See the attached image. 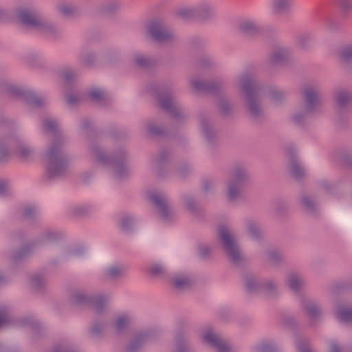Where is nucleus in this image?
I'll use <instances>...</instances> for the list:
<instances>
[{"mask_svg": "<svg viewBox=\"0 0 352 352\" xmlns=\"http://www.w3.org/2000/svg\"><path fill=\"white\" fill-rule=\"evenodd\" d=\"M16 16L20 23L47 35H54L58 30L56 25L44 17L34 1H28L19 7Z\"/></svg>", "mask_w": 352, "mask_h": 352, "instance_id": "obj_1", "label": "nucleus"}, {"mask_svg": "<svg viewBox=\"0 0 352 352\" xmlns=\"http://www.w3.org/2000/svg\"><path fill=\"white\" fill-rule=\"evenodd\" d=\"M234 86L243 97L250 116L258 118L263 115V109L260 101L258 89L252 77L247 74H241L236 79Z\"/></svg>", "mask_w": 352, "mask_h": 352, "instance_id": "obj_2", "label": "nucleus"}, {"mask_svg": "<svg viewBox=\"0 0 352 352\" xmlns=\"http://www.w3.org/2000/svg\"><path fill=\"white\" fill-rule=\"evenodd\" d=\"M43 161L49 179H55L62 177L67 168L63 144L60 142L52 144L43 155Z\"/></svg>", "mask_w": 352, "mask_h": 352, "instance_id": "obj_3", "label": "nucleus"}, {"mask_svg": "<svg viewBox=\"0 0 352 352\" xmlns=\"http://www.w3.org/2000/svg\"><path fill=\"white\" fill-rule=\"evenodd\" d=\"M249 179L243 168H236L226 180L225 195L228 201L234 203L244 196L245 186Z\"/></svg>", "mask_w": 352, "mask_h": 352, "instance_id": "obj_4", "label": "nucleus"}, {"mask_svg": "<svg viewBox=\"0 0 352 352\" xmlns=\"http://www.w3.org/2000/svg\"><path fill=\"white\" fill-rule=\"evenodd\" d=\"M217 237L229 258L238 263L243 258L240 248L228 225H220L217 228Z\"/></svg>", "mask_w": 352, "mask_h": 352, "instance_id": "obj_5", "label": "nucleus"}, {"mask_svg": "<svg viewBox=\"0 0 352 352\" xmlns=\"http://www.w3.org/2000/svg\"><path fill=\"white\" fill-rule=\"evenodd\" d=\"M89 153L93 160L100 165L111 166L114 174L118 177H121L123 173L127 171L124 164V157L114 156L110 157L106 155L102 148L99 145H94L89 148Z\"/></svg>", "mask_w": 352, "mask_h": 352, "instance_id": "obj_6", "label": "nucleus"}, {"mask_svg": "<svg viewBox=\"0 0 352 352\" xmlns=\"http://www.w3.org/2000/svg\"><path fill=\"white\" fill-rule=\"evenodd\" d=\"M148 198L157 207L158 215L162 221L169 222L176 218L177 212L169 204L165 193L161 191L153 190L148 194Z\"/></svg>", "mask_w": 352, "mask_h": 352, "instance_id": "obj_7", "label": "nucleus"}, {"mask_svg": "<svg viewBox=\"0 0 352 352\" xmlns=\"http://www.w3.org/2000/svg\"><path fill=\"white\" fill-rule=\"evenodd\" d=\"M146 28L151 36L157 42L168 43L175 38V34L166 28L161 21L151 20L146 24Z\"/></svg>", "mask_w": 352, "mask_h": 352, "instance_id": "obj_8", "label": "nucleus"}, {"mask_svg": "<svg viewBox=\"0 0 352 352\" xmlns=\"http://www.w3.org/2000/svg\"><path fill=\"white\" fill-rule=\"evenodd\" d=\"M303 99L305 107L302 110L303 114L314 113L318 111L321 104V95L320 89L313 85H307L304 87Z\"/></svg>", "mask_w": 352, "mask_h": 352, "instance_id": "obj_9", "label": "nucleus"}, {"mask_svg": "<svg viewBox=\"0 0 352 352\" xmlns=\"http://www.w3.org/2000/svg\"><path fill=\"white\" fill-rule=\"evenodd\" d=\"M55 10L58 14L67 18L78 17L85 13L83 8L69 0H58L55 4Z\"/></svg>", "mask_w": 352, "mask_h": 352, "instance_id": "obj_10", "label": "nucleus"}, {"mask_svg": "<svg viewBox=\"0 0 352 352\" xmlns=\"http://www.w3.org/2000/svg\"><path fill=\"white\" fill-rule=\"evenodd\" d=\"M201 338L205 344L211 346L217 352H230V348L226 340L221 338L211 328H208L203 331Z\"/></svg>", "mask_w": 352, "mask_h": 352, "instance_id": "obj_11", "label": "nucleus"}, {"mask_svg": "<svg viewBox=\"0 0 352 352\" xmlns=\"http://www.w3.org/2000/svg\"><path fill=\"white\" fill-rule=\"evenodd\" d=\"M245 285L250 292H265L270 293L276 289V285L272 280H261L256 277L245 278Z\"/></svg>", "mask_w": 352, "mask_h": 352, "instance_id": "obj_12", "label": "nucleus"}, {"mask_svg": "<svg viewBox=\"0 0 352 352\" xmlns=\"http://www.w3.org/2000/svg\"><path fill=\"white\" fill-rule=\"evenodd\" d=\"M160 107L170 112L174 116H180L182 112L179 104L170 94H162L158 96Z\"/></svg>", "mask_w": 352, "mask_h": 352, "instance_id": "obj_13", "label": "nucleus"}, {"mask_svg": "<svg viewBox=\"0 0 352 352\" xmlns=\"http://www.w3.org/2000/svg\"><path fill=\"white\" fill-rule=\"evenodd\" d=\"M294 0H270L272 12L276 16L287 14L292 12Z\"/></svg>", "mask_w": 352, "mask_h": 352, "instance_id": "obj_14", "label": "nucleus"}, {"mask_svg": "<svg viewBox=\"0 0 352 352\" xmlns=\"http://www.w3.org/2000/svg\"><path fill=\"white\" fill-rule=\"evenodd\" d=\"M174 14L178 19L184 21L197 19L195 6L190 4L178 6L174 10Z\"/></svg>", "mask_w": 352, "mask_h": 352, "instance_id": "obj_15", "label": "nucleus"}, {"mask_svg": "<svg viewBox=\"0 0 352 352\" xmlns=\"http://www.w3.org/2000/svg\"><path fill=\"white\" fill-rule=\"evenodd\" d=\"M333 98L338 108H343L352 101V94L346 89H338L334 91Z\"/></svg>", "mask_w": 352, "mask_h": 352, "instance_id": "obj_16", "label": "nucleus"}, {"mask_svg": "<svg viewBox=\"0 0 352 352\" xmlns=\"http://www.w3.org/2000/svg\"><path fill=\"white\" fill-rule=\"evenodd\" d=\"M287 285L292 291L298 292L305 287V282L300 274L291 272L287 276Z\"/></svg>", "mask_w": 352, "mask_h": 352, "instance_id": "obj_17", "label": "nucleus"}, {"mask_svg": "<svg viewBox=\"0 0 352 352\" xmlns=\"http://www.w3.org/2000/svg\"><path fill=\"white\" fill-rule=\"evenodd\" d=\"M291 55V50L286 46H278L273 51L270 56V62L278 64L287 60Z\"/></svg>", "mask_w": 352, "mask_h": 352, "instance_id": "obj_18", "label": "nucleus"}, {"mask_svg": "<svg viewBox=\"0 0 352 352\" xmlns=\"http://www.w3.org/2000/svg\"><path fill=\"white\" fill-rule=\"evenodd\" d=\"M191 87L197 91H214L221 86V82H217L215 84H209L201 80L197 77H192L190 80Z\"/></svg>", "mask_w": 352, "mask_h": 352, "instance_id": "obj_19", "label": "nucleus"}, {"mask_svg": "<svg viewBox=\"0 0 352 352\" xmlns=\"http://www.w3.org/2000/svg\"><path fill=\"white\" fill-rule=\"evenodd\" d=\"M335 316L342 322L352 323V308L345 305H338L335 308Z\"/></svg>", "mask_w": 352, "mask_h": 352, "instance_id": "obj_20", "label": "nucleus"}, {"mask_svg": "<svg viewBox=\"0 0 352 352\" xmlns=\"http://www.w3.org/2000/svg\"><path fill=\"white\" fill-rule=\"evenodd\" d=\"M245 232L254 241H257L263 236L261 228L256 221L252 219L245 221Z\"/></svg>", "mask_w": 352, "mask_h": 352, "instance_id": "obj_21", "label": "nucleus"}, {"mask_svg": "<svg viewBox=\"0 0 352 352\" xmlns=\"http://www.w3.org/2000/svg\"><path fill=\"white\" fill-rule=\"evenodd\" d=\"M239 28L241 32L246 35H252L259 31L258 23L254 20L250 19L241 21Z\"/></svg>", "mask_w": 352, "mask_h": 352, "instance_id": "obj_22", "label": "nucleus"}, {"mask_svg": "<svg viewBox=\"0 0 352 352\" xmlns=\"http://www.w3.org/2000/svg\"><path fill=\"white\" fill-rule=\"evenodd\" d=\"M336 57L341 62L352 60V43H345L338 47L335 52Z\"/></svg>", "mask_w": 352, "mask_h": 352, "instance_id": "obj_23", "label": "nucleus"}, {"mask_svg": "<svg viewBox=\"0 0 352 352\" xmlns=\"http://www.w3.org/2000/svg\"><path fill=\"white\" fill-rule=\"evenodd\" d=\"M170 284L177 290L187 288L191 285L190 279L185 274H177L174 275L170 280Z\"/></svg>", "mask_w": 352, "mask_h": 352, "instance_id": "obj_24", "label": "nucleus"}, {"mask_svg": "<svg viewBox=\"0 0 352 352\" xmlns=\"http://www.w3.org/2000/svg\"><path fill=\"white\" fill-rule=\"evenodd\" d=\"M289 170L291 175L296 178H300L306 174V169L296 158L289 161Z\"/></svg>", "mask_w": 352, "mask_h": 352, "instance_id": "obj_25", "label": "nucleus"}, {"mask_svg": "<svg viewBox=\"0 0 352 352\" xmlns=\"http://www.w3.org/2000/svg\"><path fill=\"white\" fill-rule=\"evenodd\" d=\"M131 318L127 314L118 316L113 324V331L119 333L123 331L130 324Z\"/></svg>", "mask_w": 352, "mask_h": 352, "instance_id": "obj_26", "label": "nucleus"}, {"mask_svg": "<svg viewBox=\"0 0 352 352\" xmlns=\"http://www.w3.org/2000/svg\"><path fill=\"white\" fill-rule=\"evenodd\" d=\"M267 95L271 103L274 105H278L285 99V94L280 89L276 88L270 89Z\"/></svg>", "mask_w": 352, "mask_h": 352, "instance_id": "obj_27", "label": "nucleus"}, {"mask_svg": "<svg viewBox=\"0 0 352 352\" xmlns=\"http://www.w3.org/2000/svg\"><path fill=\"white\" fill-rule=\"evenodd\" d=\"M197 18H206L212 12V6L207 1L194 5Z\"/></svg>", "mask_w": 352, "mask_h": 352, "instance_id": "obj_28", "label": "nucleus"}, {"mask_svg": "<svg viewBox=\"0 0 352 352\" xmlns=\"http://www.w3.org/2000/svg\"><path fill=\"white\" fill-rule=\"evenodd\" d=\"M305 310L308 317L312 320H316L322 314L321 308L314 302H309L306 303L305 305Z\"/></svg>", "mask_w": 352, "mask_h": 352, "instance_id": "obj_29", "label": "nucleus"}, {"mask_svg": "<svg viewBox=\"0 0 352 352\" xmlns=\"http://www.w3.org/2000/svg\"><path fill=\"white\" fill-rule=\"evenodd\" d=\"M107 301V297L103 295L98 294L91 298V307L94 311L97 313H101L105 308V305Z\"/></svg>", "mask_w": 352, "mask_h": 352, "instance_id": "obj_30", "label": "nucleus"}, {"mask_svg": "<svg viewBox=\"0 0 352 352\" xmlns=\"http://www.w3.org/2000/svg\"><path fill=\"white\" fill-rule=\"evenodd\" d=\"M105 273L111 278H119L126 274V268L122 265H111L106 269Z\"/></svg>", "mask_w": 352, "mask_h": 352, "instance_id": "obj_31", "label": "nucleus"}, {"mask_svg": "<svg viewBox=\"0 0 352 352\" xmlns=\"http://www.w3.org/2000/svg\"><path fill=\"white\" fill-rule=\"evenodd\" d=\"M15 149L18 157L23 161L30 160L33 155L32 149L25 144H20Z\"/></svg>", "mask_w": 352, "mask_h": 352, "instance_id": "obj_32", "label": "nucleus"}, {"mask_svg": "<svg viewBox=\"0 0 352 352\" xmlns=\"http://www.w3.org/2000/svg\"><path fill=\"white\" fill-rule=\"evenodd\" d=\"M276 349L275 342L270 340H263L254 347L256 352H274Z\"/></svg>", "mask_w": 352, "mask_h": 352, "instance_id": "obj_33", "label": "nucleus"}, {"mask_svg": "<svg viewBox=\"0 0 352 352\" xmlns=\"http://www.w3.org/2000/svg\"><path fill=\"white\" fill-rule=\"evenodd\" d=\"M301 207L307 212H313L317 206V201L311 196L305 195L300 199Z\"/></svg>", "mask_w": 352, "mask_h": 352, "instance_id": "obj_34", "label": "nucleus"}, {"mask_svg": "<svg viewBox=\"0 0 352 352\" xmlns=\"http://www.w3.org/2000/svg\"><path fill=\"white\" fill-rule=\"evenodd\" d=\"M81 61L85 67L88 68L94 67L98 63L97 56L94 52H87L82 55Z\"/></svg>", "mask_w": 352, "mask_h": 352, "instance_id": "obj_35", "label": "nucleus"}, {"mask_svg": "<svg viewBox=\"0 0 352 352\" xmlns=\"http://www.w3.org/2000/svg\"><path fill=\"white\" fill-rule=\"evenodd\" d=\"M134 222V219L131 215L124 214L120 219L118 223L122 230L127 232L132 228Z\"/></svg>", "mask_w": 352, "mask_h": 352, "instance_id": "obj_36", "label": "nucleus"}, {"mask_svg": "<svg viewBox=\"0 0 352 352\" xmlns=\"http://www.w3.org/2000/svg\"><path fill=\"white\" fill-rule=\"evenodd\" d=\"M148 274L153 277H162L166 274V270L162 265L155 263L149 267Z\"/></svg>", "mask_w": 352, "mask_h": 352, "instance_id": "obj_37", "label": "nucleus"}, {"mask_svg": "<svg viewBox=\"0 0 352 352\" xmlns=\"http://www.w3.org/2000/svg\"><path fill=\"white\" fill-rule=\"evenodd\" d=\"M267 259L271 265H276L283 261V255L278 250H271L267 253Z\"/></svg>", "mask_w": 352, "mask_h": 352, "instance_id": "obj_38", "label": "nucleus"}, {"mask_svg": "<svg viewBox=\"0 0 352 352\" xmlns=\"http://www.w3.org/2000/svg\"><path fill=\"white\" fill-rule=\"evenodd\" d=\"M185 208L192 214L195 215L197 212V205L194 198L186 197L184 198Z\"/></svg>", "mask_w": 352, "mask_h": 352, "instance_id": "obj_39", "label": "nucleus"}, {"mask_svg": "<svg viewBox=\"0 0 352 352\" xmlns=\"http://www.w3.org/2000/svg\"><path fill=\"white\" fill-rule=\"evenodd\" d=\"M71 300L75 304H85L89 301L90 298L82 292H76L73 294Z\"/></svg>", "mask_w": 352, "mask_h": 352, "instance_id": "obj_40", "label": "nucleus"}, {"mask_svg": "<svg viewBox=\"0 0 352 352\" xmlns=\"http://www.w3.org/2000/svg\"><path fill=\"white\" fill-rule=\"evenodd\" d=\"M88 96L92 100L99 101L104 97L105 93L98 87H94L89 91Z\"/></svg>", "mask_w": 352, "mask_h": 352, "instance_id": "obj_41", "label": "nucleus"}, {"mask_svg": "<svg viewBox=\"0 0 352 352\" xmlns=\"http://www.w3.org/2000/svg\"><path fill=\"white\" fill-rule=\"evenodd\" d=\"M14 325L21 328L32 329L35 327V322L32 319L25 318L16 321Z\"/></svg>", "mask_w": 352, "mask_h": 352, "instance_id": "obj_42", "label": "nucleus"}, {"mask_svg": "<svg viewBox=\"0 0 352 352\" xmlns=\"http://www.w3.org/2000/svg\"><path fill=\"white\" fill-rule=\"evenodd\" d=\"M81 100V96L75 92L69 91L66 94V101L70 106H74L78 103Z\"/></svg>", "mask_w": 352, "mask_h": 352, "instance_id": "obj_43", "label": "nucleus"}, {"mask_svg": "<svg viewBox=\"0 0 352 352\" xmlns=\"http://www.w3.org/2000/svg\"><path fill=\"white\" fill-rule=\"evenodd\" d=\"M12 320L6 309H0V327L9 326Z\"/></svg>", "mask_w": 352, "mask_h": 352, "instance_id": "obj_44", "label": "nucleus"}, {"mask_svg": "<svg viewBox=\"0 0 352 352\" xmlns=\"http://www.w3.org/2000/svg\"><path fill=\"white\" fill-rule=\"evenodd\" d=\"M122 6L121 0H109L106 4V9L108 11H115L120 9Z\"/></svg>", "mask_w": 352, "mask_h": 352, "instance_id": "obj_45", "label": "nucleus"}, {"mask_svg": "<svg viewBox=\"0 0 352 352\" xmlns=\"http://www.w3.org/2000/svg\"><path fill=\"white\" fill-rule=\"evenodd\" d=\"M43 126L46 131H50L56 130L58 124L53 118H47L43 121Z\"/></svg>", "mask_w": 352, "mask_h": 352, "instance_id": "obj_46", "label": "nucleus"}, {"mask_svg": "<svg viewBox=\"0 0 352 352\" xmlns=\"http://www.w3.org/2000/svg\"><path fill=\"white\" fill-rule=\"evenodd\" d=\"M74 210L78 215H85L91 212V208L87 205H79L75 206Z\"/></svg>", "mask_w": 352, "mask_h": 352, "instance_id": "obj_47", "label": "nucleus"}, {"mask_svg": "<svg viewBox=\"0 0 352 352\" xmlns=\"http://www.w3.org/2000/svg\"><path fill=\"white\" fill-rule=\"evenodd\" d=\"M133 60L135 64L145 67L148 63V59L142 54H136L134 55Z\"/></svg>", "mask_w": 352, "mask_h": 352, "instance_id": "obj_48", "label": "nucleus"}, {"mask_svg": "<svg viewBox=\"0 0 352 352\" xmlns=\"http://www.w3.org/2000/svg\"><path fill=\"white\" fill-rule=\"evenodd\" d=\"M82 255V252L81 251L77 250H67L65 251V252L63 254V256L65 259H69V258H79Z\"/></svg>", "mask_w": 352, "mask_h": 352, "instance_id": "obj_49", "label": "nucleus"}, {"mask_svg": "<svg viewBox=\"0 0 352 352\" xmlns=\"http://www.w3.org/2000/svg\"><path fill=\"white\" fill-rule=\"evenodd\" d=\"M29 104L32 107H38L45 103V100L39 96H33L29 99Z\"/></svg>", "mask_w": 352, "mask_h": 352, "instance_id": "obj_50", "label": "nucleus"}, {"mask_svg": "<svg viewBox=\"0 0 352 352\" xmlns=\"http://www.w3.org/2000/svg\"><path fill=\"white\" fill-rule=\"evenodd\" d=\"M338 3L340 8L344 12L352 10V0H338Z\"/></svg>", "mask_w": 352, "mask_h": 352, "instance_id": "obj_51", "label": "nucleus"}, {"mask_svg": "<svg viewBox=\"0 0 352 352\" xmlns=\"http://www.w3.org/2000/svg\"><path fill=\"white\" fill-rule=\"evenodd\" d=\"M77 77V74L74 70L66 69L63 72V78L65 82H69Z\"/></svg>", "mask_w": 352, "mask_h": 352, "instance_id": "obj_52", "label": "nucleus"}, {"mask_svg": "<svg viewBox=\"0 0 352 352\" xmlns=\"http://www.w3.org/2000/svg\"><path fill=\"white\" fill-rule=\"evenodd\" d=\"M296 345L299 352H311L306 340H298Z\"/></svg>", "mask_w": 352, "mask_h": 352, "instance_id": "obj_53", "label": "nucleus"}, {"mask_svg": "<svg viewBox=\"0 0 352 352\" xmlns=\"http://www.w3.org/2000/svg\"><path fill=\"white\" fill-rule=\"evenodd\" d=\"M11 186L10 181L4 179H0V194L7 192Z\"/></svg>", "mask_w": 352, "mask_h": 352, "instance_id": "obj_54", "label": "nucleus"}, {"mask_svg": "<svg viewBox=\"0 0 352 352\" xmlns=\"http://www.w3.org/2000/svg\"><path fill=\"white\" fill-rule=\"evenodd\" d=\"M54 352H74V349L72 346L61 344L56 346Z\"/></svg>", "mask_w": 352, "mask_h": 352, "instance_id": "obj_55", "label": "nucleus"}, {"mask_svg": "<svg viewBox=\"0 0 352 352\" xmlns=\"http://www.w3.org/2000/svg\"><path fill=\"white\" fill-rule=\"evenodd\" d=\"M328 352H342V351L336 341L331 340L329 344Z\"/></svg>", "mask_w": 352, "mask_h": 352, "instance_id": "obj_56", "label": "nucleus"}, {"mask_svg": "<svg viewBox=\"0 0 352 352\" xmlns=\"http://www.w3.org/2000/svg\"><path fill=\"white\" fill-rule=\"evenodd\" d=\"M43 284V280L39 276L32 277L31 279V285L34 288H38Z\"/></svg>", "mask_w": 352, "mask_h": 352, "instance_id": "obj_57", "label": "nucleus"}, {"mask_svg": "<svg viewBox=\"0 0 352 352\" xmlns=\"http://www.w3.org/2000/svg\"><path fill=\"white\" fill-rule=\"evenodd\" d=\"M104 326L102 324H94L91 327V333L94 335H98L104 329Z\"/></svg>", "mask_w": 352, "mask_h": 352, "instance_id": "obj_58", "label": "nucleus"}, {"mask_svg": "<svg viewBox=\"0 0 352 352\" xmlns=\"http://www.w3.org/2000/svg\"><path fill=\"white\" fill-rule=\"evenodd\" d=\"M5 89L6 91L12 94H18L20 91L16 87L12 85H6Z\"/></svg>", "mask_w": 352, "mask_h": 352, "instance_id": "obj_59", "label": "nucleus"}, {"mask_svg": "<svg viewBox=\"0 0 352 352\" xmlns=\"http://www.w3.org/2000/svg\"><path fill=\"white\" fill-rule=\"evenodd\" d=\"M302 116H299L298 113H295L293 114L292 119L294 122L300 124L302 121Z\"/></svg>", "mask_w": 352, "mask_h": 352, "instance_id": "obj_60", "label": "nucleus"}, {"mask_svg": "<svg viewBox=\"0 0 352 352\" xmlns=\"http://www.w3.org/2000/svg\"><path fill=\"white\" fill-rule=\"evenodd\" d=\"M146 130L148 131V133H150L151 134H155V133H160V131H158L157 129H155L153 126V124L151 123H148L146 124Z\"/></svg>", "mask_w": 352, "mask_h": 352, "instance_id": "obj_61", "label": "nucleus"}, {"mask_svg": "<svg viewBox=\"0 0 352 352\" xmlns=\"http://www.w3.org/2000/svg\"><path fill=\"white\" fill-rule=\"evenodd\" d=\"M190 170V168L188 166H185L184 168H179L177 170L178 174L181 177H184L186 175V173Z\"/></svg>", "mask_w": 352, "mask_h": 352, "instance_id": "obj_62", "label": "nucleus"}, {"mask_svg": "<svg viewBox=\"0 0 352 352\" xmlns=\"http://www.w3.org/2000/svg\"><path fill=\"white\" fill-rule=\"evenodd\" d=\"M8 155L7 151H4L2 148L1 145H0V161H3L5 160L6 157Z\"/></svg>", "mask_w": 352, "mask_h": 352, "instance_id": "obj_63", "label": "nucleus"}, {"mask_svg": "<svg viewBox=\"0 0 352 352\" xmlns=\"http://www.w3.org/2000/svg\"><path fill=\"white\" fill-rule=\"evenodd\" d=\"M219 107L223 113H226L229 109L227 104H219Z\"/></svg>", "mask_w": 352, "mask_h": 352, "instance_id": "obj_64", "label": "nucleus"}]
</instances>
